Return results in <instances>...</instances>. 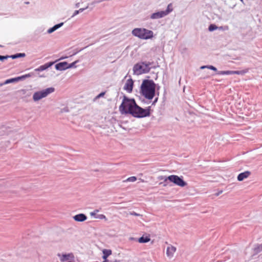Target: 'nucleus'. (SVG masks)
I'll return each instance as SVG.
<instances>
[{
	"mask_svg": "<svg viewBox=\"0 0 262 262\" xmlns=\"http://www.w3.org/2000/svg\"><path fill=\"white\" fill-rule=\"evenodd\" d=\"M121 114H129L135 117H144L149 116V110L143 109L138 106L134 99L124 96L119 107Z\"/></svg>",
	"mask_w": 262,
	"mask_h": 262,
	"instance_id": "obj_1",
	"label": "nucleus"
},
{
	"mask_svg": "<svg viewBox=\"0 0 262 262\" xmlns=\"http://www.w3.org/2000/svg\"><path fill=\"white\" fill-rule=\"evenodd\" d=\"M141 93L146 99H152L155 94V84L152 80H144L141 86Z\"/></svg>",
	"mask_w": 262,
	"mask_h": 262,
	"instance_id": "obj_2",
	"label": "nucleus"
},
{
	"mask_svg": "<svg viewBox=\"0 0 262 262\" xmlns=\"http://www.w3.org/2000/svg\"><path fill=\"white\" fill-rule=\"evenodd\" d=\"M132 33L134 35L143 39H149L153 36L152 31L144 28L134 29L132 31Z\"/></svg>",
	"mask_w": 262,
	"mask_h": 262,
	"instance_id": "obj_3",
	"label": "nucleus"
},
{
	"mask_svg": "<svg viewBox=\"0 0 262 262\" xmlns=\"http://www.w3.org/2000/svg\"><path fill=\"white\" fill-rule=\"evenodd\" d=\"M134 71L137 75L148 73L150 70L149 64L144 62L137 63L134 67Z\"/></svg>",
	"mask_w": 262,
	"mask_h": 262,
	"instance_id": "obj_4",
	"label": "nucleus"
},
{
	"mask_svg": "<svg viewBox=\"0 0 262 262\" xmlns=\"http://www.w3.org/2000/svg\"><path fill=\"white\" fill-rule=\"evenodd\" d=\"M54 91V88H49L41 91L35 92L33 96V98L34 101H38L40 99L46 97L49 94L53 93Z\"/></svg>",
	"mask_w": 262,
	"mask_h": 262,
	"instance_id": "obj_5",
	"label": "nucleus"
},
{
	"mask_svg": "<svg viewBox=\"0 0 262 262\" xmlns=\"http://www.w3.org/2000/svg\"><path fill=\"white\" fill-rule=\"evenodd\" d=\"M167 180L180 187H184L187 185V183L182 178L177 175L168 176L165 179V181H166Z\"/></svg>",
	"mask_w": 262,
	"mask_h": 262,
	"instance_id": "obj_6",
	"label": "nucleus"
},
{
	"mask_svg": "<svg viewBox=\"0 0 262 262\" xmlns=\"http://www.w3.org/2000/svg\"><path fill=\"white\" fill-rule=\"evenodd\" d=\"M58 256L60 258V261L64 262L68 260H72L74 259V256L72 253L60 254H58Z\"/></svg>",
	"mask_w": 262,
	"mask_h": 262,
	"instance_id": "obj_7",
	"label": "nucleus"
},
{
	"mask_svg": "<svg viewBox=\"0 0 262 262\" xmlns=\"http://www.w3.org/2000/svg\"><path fill=\"white\" fill-rule=\"evenodd\" d=\"M134 85V82L132 79H127L124 86V89L127 92L130 93L132 92Z\"/></svg>",
	"mask_w": 262,
	"mask_h": 262,
	"instance_id": "obj_8",
	"label": "nucleus"
},
{
	"mask_svg": "<svg viewBox=\"0 0 262 262\" xmlns=\"http://www.w3.org/2000/svg\"><path fill=\"white\" fill-rule=\"evenodd\" d=\"M167 15V12H165L164 11H160V12H158L153 13L151 15L150 17L152 19H158V18H162Z\"/></svg>",
	"mask_w": 262,
	"mask_h": 262,
	"instance_id": "obj_9",
	"label": "nucleus"
},
{
	"mask_svg": "<svg viewBox=\"0 0 262 262\" xmlns=\"http://www.w3.org/2000/svg\"><path fill=\"white\" fill-rule=\"evenodd\" d=\"M176 251V248L173 246H169L167 248L166 254L168 257H172Z\"/></svg>",
	"mask_w": 262,
	"mask_h": 262,
	"instance_id": "obj_10",
	"label": "nucleus"
},
{
	"mask_svg": "<svg viewBox=\"0 0 262 262\" xmlns=\"http://www.w3.org/2000/svg\"><path fill=\"white\" fill-rule=\"evenodd\" d=\"M251 174V172L249 171H246L244 172L239 173L237 176V180L239 181H242L244 179L248 178Z\"/></svg>",
	"mask_w": 262,
	"mask_h": 262,
	"instance_id": "obj_11",
	"label": "nucleus"
},
{
	"mask_svg": "<svg viewBox=\"0 0 262 262\" xmlns=\"http://www.w3.org/2000/svg\"><path fill=\"white\" fill-rule=\"evenodd\" d=\"M73 219L77 222H83L86 220L87 217L85 214L80 213L74 216Z\"/></svg>",
	"mask_w": 262,
	"mask_h": 262,
	"instance_id": "obj_12",
	"label": "nucleus"
},
{
	"mask_svg": "<svg viewBox=\"0 0 262 262\" xmlns=\"http://www.w3.org/2000/svg\"><path fill=\"white\" fill-rule=\"evenodd\" d=\"M53 64V62H52L47 63L43 65L40 66L39 68H38L37 69H36L35 70L36 71H42L43 70H46L48 68L50 67L51 66H52Z\"/></svg>",
	"mask_w": 262,
	"mask_h": 262,
	"instance_id": "obj_13",
	"label": "nucleus"
},
{
	"mask_svg": "<svg viewBox=\"0 0 262 262\" xmlns=\"http://www.w3.org/2000/svg\"><path fill=\"white\" fill-rule=\"evenodd\" d=\"M150 241V235H148L146 236H142V237H140L138 241L140 243H147Z\"/></svg>",
	"mask_w": 262,
	"mask_h": 262,
	"instance_id": "obj_14",
	"label": "nucleus"
},
{
	"mask_svg": "<svg viewBox=\"0 0 262 262\" xmlns=\"http://www.w3.org/2000/svg\"><path fill=\"white\" fill-rule=\"evenodd\" d=\"M67 63L66 62H60L56 64L55 67L57 70H62L65 69L67 67Z\"/></svg>",
	"mask_w": 262,
	"mask_h": 262,
	"instance_id": "obj_15",
	"label": "nucleus"
},
{
	"mask_svg": "<svg viewBox=\"0 0 262 262\" xmlns=\"http://www.w3.org/2000/svg\"><path fill=\"white\" fill-rule=\"evenodd\" d=\"M103 255L102 256L103 259L104 260L107 259V258L112 254V251L111 250L104 249L103 250Z\"/></svg>",
	"mask_w": 262,
	"mask_h": 262,
	"instance_id": "obj_16",
	"label": "nucleus"
},
{
	"mask_svg": "<svg viewBox=\"0 0 262 262\" xmlns=\"http://www.w3.org/2000/svg\"><path fill=\"white\" fill-rule=\"evenodd\" d=\"M63 23H60L59 24H57V25H55L54 27H53L52 28L49 29L48 30V32L49 33H52L53 32H54V31H55L56 29H58L59 28H60V27H61L62 25H63Z\"/></svg>",
	"mask_w": 262,
	"mask_h": 262,
	"instance_id": "obj_17",
	"label": "nucleus"
},
{
	"mask_svg": "<svg viewBox=\"0 0 262 262\" xmlns=\"http://www.w3.org/2000/svg\"><path fill=\"white\" fill-rule=\"evenodd\" d=\"M248 69H246L242 71H233V74L244 75L248 72Z\"/></svg>",
	"mask_w": 262,
	"mask_h": 262,
	"instance_id": "obj_18",
	"label": "nucleus"
},
{
	"mask_svg": "<svg viewBox=\"0 0 262 262\" xmlns=\"http://www.w3.org/2000/svg\"><path fill=\"white\" fill-rule=\"evenodd\" d=\"M205 68H207L214 71H217V69L212 66H204L201 67V69H204Z\"/></svg>",
	"mask_w": 262,
	"mask_h": 262,
	"instance_id": "obj_19",
	"label": "nucleus"
},
{
	"mask_svg": "<svg viewBox=\"0 0 262 262\" xmlns=\"http://www.w3.org/2000/svg\"><path fill=\"white\" fill-rule=\"evenodd\" d=\"M25 53H18L13 55L10 56L11 58L12 59H15L18 57H25Z\"/></svg>",
	"mask_w": 262,
	"mask_h": 262,
	"instance_id": "obj_20",
	"label": "nucleus"
},
{
	"mask_svg": "<svg viewBox=\"0 0 262 262\" xmlns=\"http://www.w3.org/2000/svg\"><path fill=\"white\" fill-rule=\"evenodd\" d=\"M32 75V74L31 73L27 74L18 77L17 79H18V80H20L21 79H24L26 78L31 77Z\"/></svg>",
	"mask_w": 262,
	"mask_h": 262,
	"instance_id": "obj_21",
	"label": "nucleus"
},
{
	"mask_svg": "<svg viewBox=\"0 0 262 262\" xmlns=\"http://www.w3.org/2000/svg\"><path fill=\"white\" fill-rule=\"evenodd\" d=\"M136 180H137V178L136 177L133 176V177H129L126 180H124L123 182H127V181H129V182H135Z\"/></svg>",
	"mask_w": 262,
	"mask_h": 262,
	"instance_id": "obj_22",
	"label": "nucleus"
},
{
	"mask_svg": "<svg viewBox=\"0 0 262 262\" xmlns=\"http://www.w3.org/2000/svg\"><path fill=\"white\" fill-rule=\"evenodd\" d=\"M172 11V4H170L168 5L167 10L164 11L165 12H167V14Z\"/></svg>",
	"mask_w": 262,
	"mask_h": 262,
	"instance_id": "obj_23",
	"label": "nucleus"
},
{
	"mask_svg": "<svg viewBox=\"0 0 262 262\" xmlns=\"http://www.w3.org/2000/svg\"><path fill=\"white\" fill-rule=\"evenodd\" d=\"M217 27L216 25H215L214 24H211L209 26L208 29L210 31H213L217 29Z\"/></svg>",
	"mask_w": 262,
	"mask_h": 262,
	"instance_id": "obj_24",
	"label": "nucleus"
},
{
	"mask_svg": "<svg viewBox=\"0 0 262 262\" xmlns=\"http://www.w3.org/2000/svg\"><path fill=\"white\" fill-rule=\"evenodd\" d=\"M17 81H18V79H17V77H16V78H12V79L7 80L5 82V83H9L10 82Z\"/></svg>",
	"mask_w": 262,
	"mask_h": 262,
	"instance_id": "obj_25",
	"label": "nucleus"
},
{
	"mask_svg": "<svg viewBox=\"0 0 262 262\" xmlns=\"http://www.w3.org/2000/svg\"><path fill=\"white\" fill-rule=\"evenodd\" d=\"M96 217L100 220H104L105 221L107 220L106 216L104 214H99Z\"/></svg>",
	"mask_w": 262,
	"mask_h": 262,
	"instance_id": "obj_26",
	"label": "nucleus"
},
{
	"mask_svg": "<svg viewBox=\"0 0 262 262\" xmlns=\"http://www.w3.org/2000/svg\"><path fill=\"white\" fill-rule=\"evenodd\" d=\"M10 57H11L9 56H2V55H0V60L3 61L4 59H8V58H10Z\"/></svg>",
	"mask_w": 262,
	"mask_h": 262,
	"instance_id": "obj_27",
	"label": "nucleus"
},
{
	"mask_svg": "<svg viewBox=\"0 0 262 262\" xmlns=\"http://www.w3.org/2000/svg\"><path fill=\"white\" fill-rule=\"evenodd\" d=\"M99 212V210L96 209L93 212H91L90 213V215L91 216H95L96 215V214Z\"/></svg>",
	"mask_w": 262,
	"mask_h": 262,
	"instance_id": "obj_28",
	"label": "nucleus"
},
{
	"mask_svg": "<svg viewBox=\"0 0 262 262\" xmlns=\"http://www.w3.org/2000/svg\"><path fill=\"white\" fill-rule=\"evenodd\" d=\"M105 94V92H104L101 93L100 94H99L98 95H97L95 99H98V98H100L101 97L104 96Z\"/></svg>",
	"mask_w": 262,
	"mask_h": 262,
	"instance_id": "obj_29",
	"label": "nucleus"
},
{
	"mask_svg": "<svg viewBox=\"0 0 262 262\" xmlns=\"http://www.w3.org/2000/svg\"><path fill=\"white\" fill-rule=\"evenodd\" d=\"M219 75H226V71H219L217 72Z\"/></svg>",
	"mask_w": 262,
	"mask_h": 262,
	"instance_id": "obj_30",
	"label": "nucleus"
},
{
	"mask_svg": "<svg viewBox=\"0 0 262 262\" xmlns=\"http://www.w3.org/2000/svg\"><path fill=\"white\" fill-rule=\"evenodd\" d=\"M226 75L233 74V71H226Z\"/></svg>",
	"mask_w": 262,
	"mask_h": 262,
	"instance_id": "obj_31",
	"label": "nucleus"
},
{
	"mask_svg": "<svg viewBox=\"0 0 262 262\" xmlns=\"http://www.w3.org/2000/svg\"><path fill=\"white\" fill-rule=\"evenodd\" d=\"M130 214L132 215H135V216H139V214L136 213L135 212H130Z\"/></svg>",
	"mask_w": 262,
	"mask_h": 262,
	"instance_id": "obj_32",
	"label": "nucleus"
},
{
	"mask_svg": "<svg viewBox=\"0 0 262 262\" xmlns=\"http://www.w3.org/2000/svg\"><path fill=\"white\" fill-rule=\"evenodd\" d=\"M79 13V10H76V11H75L74 12V13L73 16H75V15H76L78 14Z\"/></svg>",
	"mask_w": 262,
	"mask_h": 262,
	"instance_id": "obj_33",
	"label": "nucleus"
},
{
	"mask_svg": "<svg viewBox=\"0 0 262 262\" xmlns=\"http://www.w3.org/2000/svg\"><path fill=\"white\" fill-rule=\"evenodd\" d=\"M84 10V8H80V9H79V12H82Z\"/></svg>",
	"mask_w": 262,
	"mask_h": 262,
	"instance_id": "obj_34",
	"label": "nucleus"
},
{
	"mask_svg": "<svg viewBox=\"0 0 262 262\" xmlns=\"http://www.w3.org/2000/svg\"><path fill=\"white\" fill-rule=\"evenodd\" d=\"M222 192H223V191H221L220 192H219V193H217L216 194V195H219L220 194L222 193Z\"/></svg>",
	"mask_w": 262,
	"mask_h": 262,
	"instance_id": "obj_35",
	"label": "nucleus"
},
{
	"mask_svg": "<svg viewBox=\"0 0 262 262\" xmlns=\"http://www.w3.org/2000/svg\"><path fill=\"white\" fill-rule=\"evenodd\" d=\"M259 249L262 250V244L259 246Z\"/></svg>",
	"mask_w": 262,
	"mask_h": 262,
	"instance_id": "obj_36",
	"label": "nucleus"
},
{
	"mask_svg": "<svg viewBox=\"0 0 262 262\" xmlns=\"http://www.w3.org/2000/svg\"><path fill=\"white\" fill-rule=\"evenodd\" d=\"M242 3H244V0H240Z\"/></svg>",
	"mask_w": 262,
	"mask_h": 262,
	"instance_id": "obj_37",
	"label": "nucleus"
},
{
	"mask_svg": "<svg viewBox=\"0 0 262 262\" xmlns=\"http://www.w3.org/2000/svg\"><path fill=\"white\" fill-rule=\"evenodd\" d=\"M103 262H108V261H107V259H106V260H104V261H103Z\"/></svg>",
	"mask_w": 262,
	"mask_h": 262,
	"instance_id": "obj_38",
	"label": "nucleus"
}]
</instances>
